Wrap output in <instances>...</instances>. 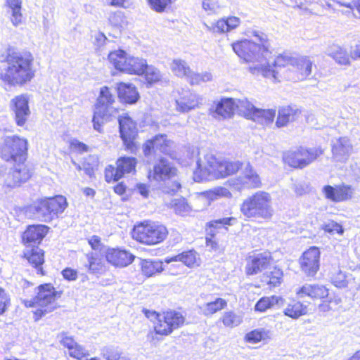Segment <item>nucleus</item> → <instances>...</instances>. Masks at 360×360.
<instances>
[{
    "label": "nucleus",
    "mask_w": 360,
    "mask_h": 360,
    "mask_svg": "<svg viewBox=\"0 0 360 360\" xmlns=\"http://www.w3.org/2000/svg\"><path fill=\"white\" fill-rule=\"evenodd\" d=\"M299 298L308 296L313 299H323L328 296V290L323 285L305 284L296 290Z\"/></svg>",
    "instance_id": "obj_30"
},
{
    "label": "nucleus",
    "mask_w": 360,
    "mask_h": 360,
    "mask_svg": "<svg viewBox=\"0 0 360 360\" xmlns=\"http://www.w3.org/2000/svg\"><path fill=\"white\" fill-rule=\"evenodd\" d=\"M283 299L279 296L263 297L257 301L255 309L257 311L264 312L276 305H283Z\"/></svg>",
    "instance_id": "obj_45"
},
{
    "label": "nucleus",
    "mask_w": 360,
    "mask_h": 360,
    "mask_svg": "<svg viewBox=\"0 0 360 360\" xmlns=\"http://www.w3.org/2000/svg\"><path fill=\"white\" fill-rule=\"evenodd\" d=\"M202 98L188 89H181L176 98V109L182 112H188L202 103Z\"/></svg>",
    "instance_id": "obj_22"
},
{
    "label": "nucleus",
    "mask_w": 360,
    "mask_h": 360,
    "mask_svg": "<svg viewBox=\"0 0 360 360\" xmlns=\"http://www.w3.org/2000/svg\"><path fill=\"white\" fill-rule=\"evenodd\" d=\"M186 78L191 85H197L201 82L211 81L212 76L210 72L195 73L191 70Z\"/></svg>",
    "instance_id": "obj_52"
},
{
    "label": "nucleus",
    "mask_w": 360,
    "mask_h": 360,
    "mask_svg": "<svg viewBox=\"0 0 360 360\" xmlns=\"http://www.w3.org/2000/svg\"><path fill=\"white\" fill-rule=\"evenodd\" d=\"M49 206L50 207V213L53 218H57L62 214L68 206L66 198L62 195H57L54 198H46Z\"/></svg>",
    "instance_id": "obj_43"
},
{
    "label": "nucleus",
    "mask_w": 360,
    "mask_h": 360,
    "mask_svg": "<svg viewBox=\"0 0 360 360\" xmlns=\"http://www.w3.org/2000/svg\"><path fill=\"white\" fill-rule=\"evenodd\" d=\"M117 94L120 99L126 103H135L139 98V94L136 86L131 84H119Z\"/></svg>",
    "instance_id": "obj_33"
},
{
    "label": "nucleus",
    "mask_w": 360,
    "mask_h": 360,
    "mask_svg": "<svg viewBox=\"0 0 360 360\" xmlns=\"http://www.w3.org/2000/svg\"><path fill=\"white\" fill-rule=\"evenodd\" d=\"M270 338V331L264 328L254 330L245 335V340L248 342L255 344L262 340H264Z\"/></svg>",
    "instance_id": "obj_51"
},
{
    "label": "nucleus",
    "mask_w": 360,
    "mask_h": 360,
    "mask_svg": "<svg viewBox=\"0 0 360 360\" xmlns=\"http://www.w3.org/2000/svg\"><path fill=\"white\" fill-rule=\"evenodd\" d=\"M352 150V146L349 140L346 137H341L333 141L332 153L333 158L338 162H346Z\"/></svg>",
    "instance_id": "obj_28"
},
{
    "label": "nucleus",
    "mask_w": 360,
    "mask_h": 360,
    "mask_svg": "<svg viewBox=\"0 0 360 360\" xmlns=\"http://www.w3.org/2000/svg\"><path fill=\"white\" fill-rule=\"evenodd\" d=\"M168 234L167 228L155 222H143L135 226L132 236L136 240L146 245H155L163 241Z\"/></svg>",
    "instance_id": "obj_6"
},
{
    "label": "nucleus",
    "mask_w": 360,
    "mask_h": 360,
    "mask_svg": "<svg viewBox=\"0 0 360 360\" xmlns=\"http://www.w3.org/2000/svg\"><path fill=\"white\" fill-rule=\"evenodd\" d=\"M243 100H235L232 98H223L218 101L210 110L213 117L219 119L231 117L236 110L238 111V104Z\"/></svg>",
    "instance_id": "obj_19"
},
{
    "label": "nucleus",
    "mask_w": 360,
    "mask_h": 360,
    "mask_svg": "<svg viewBox=\"0 0 360 360\" xmlns=\"http://www.w3.org/2000/svg\"><path fill=\"white\" fill-rule=\"evenodd\" d=\"M57 295L58 292L51 284H44L38 287L37 295L33 299L23 300L22 302L27 307H40L34 312L36 319H39L56 309Z\"/></svg>",
    "instance_id": "obj_5"
},
{
    "label": "nucleus",
    "mask_w": 360,
    "mask_h": 360,
    "mask_svg": "<svg viewBox=\"0 0 360 360\" xmlns=\"http://www.w3.org/2000/svg\"><path fill=\"white\" fill-rule=\"evenodd\" d=\"M60 343L68 349V354L71 357L81 360L89 355L88 351L82 345L77 344L72 337L69 336L65 332L59 333L57 336Z\"/></svg>",
    "instance_id": "obj_25"
},
{
    "label": "nucleus",
    "mask_w": 360,
    "mask_h": 360,
    "mask_svg": "<svg viewBox=\"0 0 360 360\" xmlns=\"http://www.w3.org/2000/svg\"><path fill=\"white\" fill-rule=\"evenodd\" d=\"M165 312L166 314L165 320L169 321L170 327H172L174 330L183 326L185 318L180 312L172 310Z\"/></svg>",
    "instance_id": "obj_49"
},
{
    "label": "nucleus",
    "mask_w": 360,
    "mask_h": 360,
    "mask_svg": "<svg viewBox=\"0 0 360 360\" xmlns=\"http://www.w3.org/2000/svg\"><path fill=\"white\" fill-rule=\"evenodd\" d=\"M4 8L13 27H18L25 24V17L22 13V0H5Z\"/></svg>",
    "instance_id": "obj_20"
},
{
    "label": "nucleus",
    "mask_w": 360,
    "mask_h": 360,
    "mask_svg": "<svg viewBox=\"0 0 360 360\" xmlns=\"http://www.w3.org/2000/svg\"><path fill=\"white\" fill-rule=\"evenodd\" d=\"M218 171V160L212 154H207L203 159L199 158L196 162V168L193 172V178L195 181H210L218 179L214 176L211 169Z\"/></svg>",
    "instance_id": "obj_10"
},
{
    "label": "nucleus",
    "mask_w": 360,
    "mask_h": 360,
    "mask_svg": "<svg viewBox=\"0 0 360 360\" xmlns=\"http://www.w3.org/2000/svg\"><path fill=\"white\" fill-rule=\"evenodd\" d=\"M10 108L14 114L15 123L18 126H23L30 115L29 97L27 94L15 96L10 101Z\"/></svg>",
    "instance_id": "obj_12"
},
{
    "label": "nucleus",
    "mask_w": 360,
    "mask_h": 360,
    "mask_svg": "<svg viewBox=\"0 0 360 360\" xmlns=\"http://www.w3.org/2000/svg\"><path fill=\"white\" fill-rule=\"evenodd\" d=\"M24 256L37 269L38 274H43L41 265L44 259L42 250L37 246H30L24 252Z\"/></svg>",
    "instance_id": "obj_36"
},
{
    "label": "nucleus",
    "mask_w": 360,
    "mask_h": 360,
    "mask_svg": "<svg viewBox=\"0 0 360 360\" xmlns=\"http://www.w3.org/2000/svg\"><path fill=\"white\" fill-rule=\"evenodd\" d=\"M174 143L167 139L165 134H158L153 139L148 140L143 146V153L146 157L159 151L169 155L172 152Z\"/></svg>",
    "instance_id": "obj_14"
},
{
    "label": "nucleus",
    "mask_w": 360,
    "mask_h": 360,
    "mask_svg": "<svg viewBox=\"0 0 360 360\" xmlns=\"http://www.w3.org/2000/svg\"><path fill=\"white\" fill-rule=\"evenodd\" d=\"M63 276L68 281H75L77 278V272L76 270L70 268H66L62 271Z\"/></svg>",
    "instance_id": "obj_62"
},
{
    "label": "nucleus",
    "mask_w": 360,
    "mask_h": 360,
    "mask_svg": "<svg viewBox=\"0 0 360 360\" xmlns=\"http://www.w3.org/2000/svg\"><path fill=\"white\" fill-rule=\"evenodd\" d=\"M283 271L276 266H268L262 276L261 281L270 287L280 285L283 281Z\"/></svg>",
    "instance_id": "obj_38"
},
{
    "label": "nucleus",
    "mask_w": 360,
    "mask_h": 360,
    "mask_svg": "<svg viewBox=\"0 0 360 360\" xmlns=\"http://www.w3.org/2000/svg\"><path fill=\"white\" fill-rule=\"evenodd\" d=\"M230 184L236 190L242 188H257L261 185L259 175L252 169L249 163H247L242 176L230 181Z\"/></svg>",
    "instance_id": "obj_16"
},
{
    "label": "nucleus",
    "mask_w": 360,
    "mask_h": 360,
    "mask_svg": "<svg viewBox=\"0 0 360 360\" xmlns=\"http://www.w3.org/2000/svg\"><path fill=\"white\" fill-rule=\"evenodd\" d=\"M181 188V184L177 181L171 182V185L169 186H165L163 188L162 191L165 193L174 194Z\"/></svg>",
    "instance_id": "obj_63"
},
{
    "label": "nucleus",
    "mask_w": 360,
    "mask_h": 360,
    "mask_svg": "<svg viewBox=\"0 0 360 360\" xmlns=\"http://www.w3.org/2000/svg\"><path fill=\"white\" fill-rule=\"evenodd\" d=\"M231 196V193L227 188L218 187L213 190L207 191L200 193L198 198V200L200 202H205V207H207L210 205V201L217 200L218 198H229Z\"/></svg>",
    "instance_id": "obj_39"
},
{
    "label": "nucleus",
    "mask_w": 360,
    "mask_h": 360,
    "mask_svg": "<svg viewBox=\"0 0 360 360\" xmlns=\"http://www.w3.org/2000/svg\"><path fill=\"white\" fill-rule=\"evenodd\" d=\"M34 57L27 51L9 50L0 70V79L9 86H22L35 75Z\"/></svg>",
    "instance_id": "obj_2"
},
{
    "label": "nucleus",
    "mask_w": 360,
    "mask_h": 360,
    "mask_svg": "<svg viewBox=\"0 0 360 360\" xmlns=\"http://www.w3.org/2000/svg\"><path fill=\"white\" fill-rule=\"evenodd\" d=\"M320 250L316 247H311L300 258L302 271L307 276H314L319 269Z\"/></svg>",
    "instance_id": "obj_13"
},
{
    "label": "nucleus",
    "mask_w": 360,
    "mask_h": 360,
    "mask_svg": "<svg viewBox=\"0 0 360 360\" xmlns=\"http://www.w3.org/2000/svg\"><path fill=\"white\" fill-rule=\"evenodd\" d=\"M85 259L84 266L89 273L102 274L105 271V266L98 252H89L85 255Z\"/></svg>",
    "instance_id": "obj_31"
},
{
    "label": "nucleus",
    "mask_w": 360,
    "mask_h": 360,
    "mask_svg": "<svg viewBox=\"0 0 360 360\" xmlns=\"http://www.w3.org/2000/svg\"><path fill=\"white\" fill-rule=\"evenodd\" d=\"M298 110L290 106L281 108L278 110V115L276 124L278 127L285 126L288 122H292L298 113Z\"/></svg>",
    "instance_id": "obj_44"
},
{
    "label": "nucleus",
    "mask_w": 360,
    "mask_h": 360,
    "mask_svg": "<svg viewBox=\"0 0 360 360\" xmlns=\"http://www.w3.org/2000/svg\"><path fill=\"white\" fill-rule=\"evenodd\" d=\"M27 141L18 136H8L4 139V145L1 150V157L6 161L15 162L26 160Z\"/></svg>",
    "instance_id": "obj_7"
},
{
    "label": "nucleus",
    "mask_w": 360,
    "mask_h": 360,
    "mask_svg": "<svg viewBox=\"0 0 360 360\" xmlns=\"http://www.w3.org/2000/svg\"><path fill=\"white\" fill-rule=\"evenodd\" d=\"M27 212L41 221L49 222L53 219L52 214L49 216L51 210L46 198L34 202L27 207Z\"/></svg>",
    "instance_id": "obj_29"
},
{
    "label": "nucleus",
    "mask_w": 360,
    "mask_h": 360,
    "mask_svg": "<svg viewBox=\"0 0 360 360\" xmlns=\"http://www.w3.org/2000/svg\"><path fill=\"white\" fill-rule=\"evenodd\" d=\"M88 243L90 245L92 250L95 252H98L99 253L105 252V246L101 243V238L97 236H93L88 240Z\"/></svg>",
    "instance_id": "obj_58"
},
{
    "label": "nucleus",
    "mask_w": 360,
    "mask_h": 360,
    "mask_svg": "<svg viewBox=\"0 0 360 360\" xmlns=\"http://www.w3.org/2000/svg\"><path fill=\"white\" fill-rule=\"evenodd\" d=\"M271 260V253L264 252L251 255L247 259L245 273L247 275H255L259 272L265 271L270 265Z\"/></svg>",
    "instance_id": "obj_18"
},
{
    "label": "nucleus",
    "mask_w": 360,
    "mask_h": 360,
    "mask_svg": "<svg viewBox=\"0 0 360 360\" xmlns=\"http://www.w3.org/2000/svg\"><path fill=\"white\" fill-rule=\"evenodd\" d=\"M146 65L147 62L146 60L129 56L124 72L138 75H142L144 72Z\"/></svg>",
    "instance_id": "obj_42"
},
{
    "label": "nucleus",
    "mask_w": 360,
    "mask_h": 360,
    "mask_svg": "<svg viewBox=\"0 0 360 360\" xmlns=\"http://www.w3.org/2000/svg\"><path fill=\"white\" fill-rule=\"evenodd\" d=\"M242 165L243 164L239 161H218V171L214 172L213 169L211 170L213 172L212 175L219 179L235 174L242 167Z\"/></svg>",
    "instance_id": "obj_35"
},
{
    "label": "nucleus",
    "mask_w": 360,
    "mask_h": 360,
    "mask_svg": "<svg viewBox=\"0 0 360 360\" xmlns=\"http://www.w3.org/2000/svg\"><path fill=\"white\" fill-rule=\"evenodd\" d=\"M254 40L245 39L232 44L234 52L249 63V72L262 76L273 82L282 78L293 82L303 80L311 74L313 61L309 56L281 55L271 60L269 41L267 35L258 30L248 32Z\"/></svg>",
    "instance_id": "obj_1"
},
{
    "label": "nucleus",
    "mask_w": 360,
    "mask_h": 360,
    "mask_svg": "<svg viewBox=\"0 0 360 360\" xmlns=\"http://www.w3.org/2000/svg\"><path fill=\"white\" fill-rule=\"evenodd\" d=\"M114 102L115 96L110 89L107 86L102 87L95 106L92 120L95 130L101 132L102 125L108 122L111 117L116 115L117 108L112 105Z\"/></svg>",
    "instance_id": "obj_4"
},
{
    "label": "nucleus",
    "mask_w": 360,
    "mask_h": 360,
    "mask_svg": "<svg viewBox=\"0 0 360 360\" xmlns=\"http://www.w3.org/2000/svg\"><path fill=\"white\" fill-rule=\"evenodd\" d=\"M240 23V20L237 17H229L221 18L210 24L204 23L206 30L213 34H224L236 28Z\"/></svg>",
    "instance_id": "obj_27"
},
{
    "label": "nucleus",
    "mask_w": 360,
    "mask_h": 360,
    "mask_svg": "<svg viewBox=\"0 0 360 360\" xmlns=\"http://www.w3.org/2000/svg\"><path fill=\"white\" fill-rule=\"evenodd\" d=\"M129 56L122 50L112 51L108 55L110 63L117 70L124 72L125 66L127 64Z\"/></svg>",
    "instance_id": "obj_41"
},
{
    "label": "nucleus",
    "mask_w": 360,
    "mask_h": 360,
    "mask_svg": "<svg viewBox=\"0 0 360 360\" xmlns=\"http://www.w3.org/2000/svg\"><path fill=\"white\" fill-rule=\"evenodd\" d=\"M236 222V219L234 217H223L217 219L211 220L206 224L207 233L212 237L220 230H228V226H232Z\"/></svg>",
    "instance_id": "obj_37"
},
{
    "label": "nucleus",
    "mask_w": 360,
    "mask_h": 360,
    "mask_svg": "<svg viewBox=\"0 0 360 360\" xmlns=\"http://www.w3.org/2000/svg\"><path fill=\"white\" fill-rule=\"evenodd\" d=\"M171 69L175 75L180 77H186L191 70L186 62L181 59L173 60L171 63Z\"/></svg>",
    "instance_id": "obj_50"
},
{
    "label": "nucleus",
    "mask_w": 360,
    "mask_h": 360,
    "mask_svg": "<svg viewBox=\"0 0 360 360\" xmlns=\"http://www.w3.org/2000/svg\"><path fill=\"white\" fill-rule=\"evenodd\" d=\"M283 313L292 319H297L307 313V307L301 302L293 300L287 304Z\"/></svg>",
    "instance_id": "obj_40"
},
{
    "label": "nucleus",
    "mask_w": 360,
    "mask_h": 360,
    "mask_svg": "<svg viewBox=\"0 0 360 360\" xmlns=\"http://www.w3.org/2000/svg\"><path fill=\"white\" fill-rule=\"evenodd\" d=\"M24 162H17L18 164L14 168L6 174L4 180L6 186L11 188L18 186L30 178L31 172Z\"/></svg>",
    "instance_id": "obj_17"
},
{
    "label": "nucleus",
    "mask_w": 360,
    "mask_h": 360,
    "mask_svg": "<svg viewBox=\"0 0 360 360\" xmlns=\"http://www.w3.org/2000/svg\"><path fill=\"white\" fill-rule=\"evenodd\" d=\"M172 206L175 212L180 215H187L191 211V206L188 204L185 198H180L172 200Z\"/></svg>",
    "instance_id": "obj_53"
},
{
    "label": "nucleus",
    "mask_w": 360,
    "mask_h": 360,
    "mask_svg": "<svg viewBox=\"0 0 360 360\" xmlns=\"http://www.w3.org/2000/svg\"><path fill=\"white\" fill-rule=\"evenodd\" d=\"M226 305L227 303L225 300L217 298L214 301L204 304L200 307V309L204 315L210 316L225 308Z\"/></svg>",
    "instance_id": "obj_48"
},
{
    "label": "nucleus",
    "mask_w": 360,
    "mask_h": 360,
    "mask_svg": "<svg viewBox=\"0 0 360 360\" xmlns=\"http://www.w3.org/2000/svg\"><path fill=\"white\" fill-rule=\"evenodd\" d=\"M326 54L340 65H349L351 64L350 53L347 52L346 49L339 45L333 44L330 46L327 49Z\"/></svg>",
    "instance_id": "obj_34"
},
{
    "label": "nucleus",
    "mask_w": 360,
    "mask_h": 360,
    "mask_svg": "<svg viewBox=\"0 0 360 360\" xmlns=\"http://www.w3.org/2000/svg\"><path fill=\"white\" fill-rule=\"evenodd\" d=\"M350 57L353 60L360 59V42L351 47Z\"/></svg>",
    "instance_id": "obj_64"
},
{
    "label": "nucleus",
    "mask_w": 360,
    "mask_h": 360,
    "mask_svg": "<svg viewBox=\"0 0 360 360\" xmlns=\"http://www.w3.org/2000/svg\"><path fill=\"white\" fill-rule=\"evenodd\" d=\"M136 159L132 157H121L116 162V167L109 166L105 169V177L108 182L117 181L125 174L135 171Z\"/></svg>",
    "instance_id": "obj_11"
},
{
    "label": "nucleus",
    "mask_w": 360,
    "mask_h": 360,
    "mask_svg": "<svg viewBox=\"0 0 360 360\" xmlns=\"http://www.w3.org/2000/svg\"><path fill=\"white\" fill-rule=\"evenodd\" d=\"M323 229L326 232H328L331 234H341L343 233L342 226L340 224L334 221H330L328 223L324 224Z\"/></svg>",
    "instance_id": "obj_60"
},
{
    "label": "nucleus",
    "mask_w": 360,
    "mask_h": 360,
    "mask_svg": "<svg viewBox=\"0 0 360 360\" xmlns=\"http://www.w3.org/2000/svg\"><path fill=\"white\" fill-rule=\"evenodd\" d=\"M200 260L199 255L195 251L189 250L171 257H167L165 259V262L169 264L173 262H181L186 266L192 268L199 266Z\"/></svg>",
    "instance_id": "obj_32"
},
{
    "label": "nucleus",
    "mask_w": 360,
    "mask_h": 360,
    "mask_svg": "<svg viewBox=\"0 0 360 360\" xmlns=\"http://www.w3.org/2000/svg\"><path fill=\"white\" fill-rule=\"evenodd\" d=\"M143 74L147 82L150 84L158 82L161 79L160 71L153 66L146 65Z\"/></svg>",
    "instance_id": "obj_55"
},
{
    "label": "nucleus",
    "mask_w": 360,
    "mask_h": 360,
    "mask_svg": "<svg viewBox=\"0 0 360 360\" xmlns=\"http://www.w3.org/2000/svg\"><path fill=\"white\" fill-rule=\"evenodd\" d=\"M48 227L45 225H30L22 235V241L27 248L39 244L47 233Z\"/></svg>",
    "instance_id": "obj_26"
},
{
    "label": "nucleus",
    "mask_w": 360,
    "mask_h": 360,
    "mask_svg": "<svg viewBox=\"0 0 360 360\" xmlns=\"http://www.w3.org/2000/svg\"><path fill=\"white\" fill-rule=\"evenodd\" d=\"M221 7V3L219 0H203L202 8L205 11L210 13H217Z\"/></svg>",
    "instance_id": "obj_57"
},
{
    "label": "nucleus",
    "mask_w": 360,
    "mask_h": 360,
    "mask_svg": "<svg viewBox=\"0 0 360 360\" xmlns=\"http://www.w3.org/2000/svg\"><path fill=\"white\" fill-rule=\"evenodd\" d=\"M103 357L106 360H128L126 356H122L121 354L112 348H107L103 350Z\"/></svg>",
    "instance_id": "obj_59"
},
{
    "label": "nucleus",
    "mask_w": 360,
    "mask_h": 360,
    "mask_svg": "<svg viewBox=\"0 0 360 360\" xmlns=\"http://www.w3.org/2000/svg\"><path fill=\"white\" fill-rule=\"evenodd\" d=\"M118 121L120 137L124 144L129 147L137 134L136 123L127 115L120 116Z\"/></svg>",
    "instance_id": "obj_24"
},
{
    "label": "nucleus",
    "mask_w": 360,
    "mask_h": 360,
    "mask_svg": "<svg viewBox=\"0 0 360 360\" xmlns=\"http://www.w3.org/2000/svg\"><path fill=\"white\" fill-rule=\"evenodd\" d=\"M141 264L143 274L148 277L165 270L163 262L160 260L153 261L146 259L141 261Z\"/></svg>",
    "instance_id": "obj_47"
},
{
    "label": "nucleus",
    "mask_w": 360,
    "mask_h": 360,
    "mask_svg": "<svg viewBox=\"0 0 360 360\" xmlns=\"http://www.w3.org/2000/svg\"><path fill=\"white\" fill-rule=\"evenodd\" d=\"M330 280L337 288H343L347 285L346 275L339 269H334L333 271L330 273Z\"/></svg>",
    "instance_id": "obj_54"
},
{
    "label": "nucleus",
    "mask_w": 360,
    "mask_h": 360,
    "mask_svg": "<svg viewBox=\"0 0 360 360\" xmlns=\"http://www.w3.org/2000/svg\"><path fill=\"white\" fill-rule=\"evenodd\" d=\"M106 260L111 264L124 267L129 265L135 259V256L125 250L108 248L105 251Z\"/></svg>",
    "instance_id": "obj_23"
},
{
    "label": "nucleus",
    "mask_w": 360,
    "mask_h": 360,
    "mask_svg": "<svg viewBox=\"0 0 360 360\" xmlns=\"http://www.w3.org/2000/svg\"><path fill=\"white\" fill-rule=\"evenodd\" d=\"M322 153L323 150L319 147H300L293 152H289L284 159L290 166L302 169L315 161Z\"/></svg>",
    "instance_id": "obj_9"
},
{
    "label": "nucleus",
    "mask_w": 360,
    "mask_h": 360,
    "mask_svg": "<svg viewBox=\"0 0 360 360\" xmlns=\"http://www.w3.org/2000/svg\"><path fill=\"white\" fill-rule=\"evenodd\" d=\"M240 210L247 218L268 220L274 214L271 198L269 193L257 191L246 198L240 207Z\"/></svg>",
    "instance_id": "obj_3"
},
{
    "label": "nucleus",
    "mask_w": 360,
    "mask_h": 360,
    "mask_svg": "<svg viewBox=\"0 0 360 360\" xmlns=\"http://www.w3.org/2000/svg\"><path fill=\"white\" fill-rule=\"evenodd\" d=\"M153 314L157 320L154 327L155 331L157 334L161 335H168L174 331L172 327H170V323L169 321H166L165 320L166 314L165 311L162 314Z\"/></svg>",
    "instance_id": "obj_46"
},
{
    "label": "nucleus",
    "mask_w": 360,
    "mask_h": 360,
    "mask_svg": "<svg viewBox=\"0 0 360 360\" xmlns=\"http://www.w3.org/2000/svg\"><path fill=\"white\" fill-rule=\"evenodd\" d=\"M322 191L327 199L335 202L351 199L354 193L352 187L346 184H341L335 187L327 185L323 186Z\"/></svg>",
    "instance_id": "obj_21"
},
{
    "label": "nucleus",
    "mask_w": 360,
    "mask_h": 360,
    "mask_svg": "<svg viewBox=\"0 0 360 360\" xmlns=\"http://www.w3.org/2000/svg\"><path fill=\"white\" fill-rule=\"evenodd\" d=\"M238 113L254 122L263 125H268L273 122L276 115V110L256 108L247 99H243L238 104Z\"/></svg>",
    "instance_id": "obj_8"
},
{
    "label": "nucleus",
    "mask_w": 360,
    "mask_h": 360,
    "mask_svg": "<svg viewBox=\"0 0 360 360\" xmlns=\"http://www.w3.org/2000/svg\"><path fill=\"white\" fill-rule=\"evenodd\" d=\"M242 321L240 316L233 311H227L224 313L222 317L223 323L228 327H235L238 326Z\"/></svg>",
    "instance_id": "obj_56"
},
{
    "label": "nucleus",
    "mask_w": 360,
    "mask_h": 360,
    "mask_svg": "<svg viewBox=\"0 0 360 360\" xmlns=\"http://www.w3.org/2000/svg\"><path fill=\"white\" fill-rule=\"evenodd\" d=\"M10 304V297L4 289L0 288V315L3 314Z\"/></svg>",
    "instance_id": "obj_61"
},
{
    "label": "nucleus",
    "mask_w": 360,
    "mask_h": 360,
    "mask_svg": "<svg viewBox=\"0 0 360 360\" xmlns=\"http://www.w3.org/2000/svg\"><path fill=\"white\" fill-rule=\"evenodd\" d=\"M176 174V169L165 158H160L153 165V169L148 172L150 181L165 182Z\"/></svg>",
    "instance_id": "obj_15"
}]
</instances>
